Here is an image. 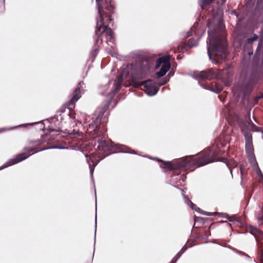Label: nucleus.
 Here are the masks:
<instances>
[{"label": "nucleus", "mask_w": 263, "mask_h": 263, "mask_svg": "<svg viewBox=\"0 0 263 263\" xmlns=\"http://www.w3.org/2000/svg\"><path fill=\"white\" fill-rule=\"evenodd\" d=\"M251 123H252V124H253V125H254V124H253L252 121H251Z\"/></svg>", "instance_id": "nucleus-34"}, {"label": "nucleus", "mask_w": 263, "mask_h": 263, "mask_svg": "<svg viewBox=\"0 0 263 263\" xmlns=\"http://www.w3.org/2000/svg\"><path fill=\"white\" fill-rule=\"evenodd\" d=\"M243 135L245 138L246 143L252 142V136L250 132H246L243 133Z\"/></svg>", "instance_id": "nucleus-18"}, {"label": "nucleus", "mask_w": 263, "mask_h": 263, "mask_svg": "<svg viewBox=\"0 0 263 263\" xmlns=\"http://www.w3.org/2000/svg\"><path fill=\"white\" fill-rule=\"evenodd\" d=\"M258 220L260 222V223L261 224H263V204L260 211V213L259 214L258 216Z\"/></svg>", "instance_id": "nucleus-20"}, {"label": "nucleus", "mask_w": 263, "mask_h": 263, "mask_svg": "<svg viewBox=\"0 0 263 263\" xmlns=\"http://www.w3.org/2000/svg\"><path fill=\"white\" fill-rule=\"evenodd\" d=\"M251 123H252V124H253V125H254V124H253L252 121H251Z\"/></svg>", "instance_id": "nucleus-36"}, {"label": "nucleus", "mask_w": 263, "mask_h": 263, "mask_svg": "<svg viewBox=\"0 0 263 263\" xmlns=\"http://www.w3.org/2000/svg\"><path fill=\"white\" fill-rule=\"evenodd\" d=\"M228 69L219 70L216 68H209L201 71L198 76L202 79L212 80L213 79H224V74L228 72Z\"/></svg>", "instance_id": "nucleus-7"}, {"label": "nucleus", "mask_w": 263, "mask_h": 263, "mask_svg": "<svg viewBox=\"0 0 263 263\" xmlns=\"http://www.w3.org/2000/svg\"><path fill=\"white\" fill-rule=\"evenodd\" d=\"M42 144L43 140L29 141L28 143V145L24 148L23 153L17 155L15 158L10 160L9 162H7V165L0 167V170H2L8 166L16 164L25 160L29 156L44 149V146H42Z\"/></svg>", "instance_id": "nucleus-5"}, {"label": "nucleus", "mask_w": 263, "mask_h": 263, "mask_svg": "<svg viewBox=\"0 0 263 263\" xmlns=\"http://www.w3.org/2000/svg\"><path fill=\"white\" fill-rule=\"evenodd\" d=\"M178 259H177L176 258L174 257L172 260H171L170 263H176L177 262Z\"/></svg>", "instance_id": "nucleus-28"}, {"label": "nucleus", "mask_w": 263, "mask_h": 263, "mask_svg": "<svg viewBox=\"0 0 263 263\" xmlns=\"http://www.w3.org/2000/svg\"><path fill=\"white\" fill-rule=\"evenodd\" d=\"M250 232L253 235H256L257 233H259V231L257 228L253 227H251L250 228Z\"/></svg>", "instance_id": "nucleus-21"}, {"label": "nucleus", "mask_w": 263, "mask_h": 263, "mask_svg": "<svg viewBox=\"0 0 263 263\" xmlns=\"http://www.w3.org/2000/svg\"><path fill=\"white\" fill-rule=\"evenodd\" d=\"M138 72L136 77L139 79H145L149 73L151 64L149 61L145 60L137 65Z\"/></svg>", "instance_id": "nucleus-9"}, {"label": "nucleus", "mask_w": 263, "mask_h": 263, "mask_svg": "<svg viewBox=\"0 0 263 263\" xmlns=\"http://www.w3.org/2000/svg\"><path fill=\"white\" fill-rule=\"evenodd\" d=\"M107 119L103 115H99L96 119L89 124L86 132L92 138L91 145L95 151H97L104 158L110 154L115 152L114 144L108 139L106 134L107 128L106 122Z\"/></svg>", "instance_id": "nucleus-4"}, {"label": "nucleus", "mask_w": 263, "mask_h": 263, "mask_svg": "<svg viewBox=\"0 0 263 263\" xmlns=\"http://www.w3.org/2000/svg\"><path fill=\"white\" fill-rule=\"evenodd\" d=\"M102 157V156L96 151L90 154L89 158L87 159L90 166H96L100 161L103 159Z\"/></svg>", "instance_id": "nucleus-11"}, {"label": "nucleus", "mask_w": 263, "mask_h": 263, "mask_svg": "<svg viewBox=\"0 0 263 263\" xmlns=\"http://www.w3.org/2000/svg\"><path fill=\"white\" fill-rule=\"evenodd\" d=\"M121 82H120V79H119V80H118V82L116 83V84H117V87H116V89L117 90H119V89H120V88H121V84H120V83H121Z\"/></svg>", "instance_id": "nucleus-23"}, {"label": "nucleus", "mask_w": 263, "mask_h": 263, "mask_svg": "<svg viewBox=\"0 0 263 263\" xmlns=\"http://www.w3.org/2000/svg\"><path fill=\"white\" fill-rule=\"evenodd\" d=\"M187 248V247L186 245H185L183 247V248L181 249L180 252H181V253L183 254L186 250Z\"/></svg>", "instance_id": "nucleus-24"}, {"label": "nucleus", "mask_w": 263, "mask_h": 263, "mask_svg": "<svg viewBox=\"0 0 263 263\" xmlns=\"http://www.w3.org/2000/svg\"><path fill=\"white\" fill-rule=\"evenodd\" d=\"M161 66L159 71L156 73L158 78L164 76L171 68V63L170 61V57L165 55L159 58L156 62V68H158Z\"/></svg>", "instance_id": "nucleus-8"}, {"label": "nucleus", "mask_w": 263, "mask_h": 263, "mask_svg": "<svg viewBox=\"0 0 263 263\" xmlns=\"http://www.w3.org/2000/svg\"><path fill=\"white\" fill-rule=\"evenodd\" d=\"M59 130L55 129H51L49 134L46 136V137L43 139V140H48V141H52V140H60L61 136L60 134L57 133Z\"/></svg>", "instance_id": "nucleus-13"}, {"label": "nucleus", "mask_w": 263, "mask_h": 263, "mask_svg": "<svg viewBox=\"0 0 263 263\" xmlns=\"http://www.w3.org/2000/svg\"><path fill=\"white\" fill-rule=\"evenodd\" d=\"M214 1L215 0H198V3L201 9L204 10Z\"/></svg>", "instance_id": "nucleus-15"}, {"label": "nucleus", "mask_w": 263, "mask_h": 263, "mask_svg": "<svg viewBox=\"0 0 263 263\" xmlns=\"http://www.w3.org/2000/svg\"><path fill=\"white\" fill-rule=\"evenodd\" d=\"M258 39H259V41L255 52V53H258L262 46V38H259V36L258 35L254 33L252 36L247 38V39L244 41L243 45V51L245 54H248L249 56L253 54V43Z\"/></svg>", "instance_id": "nucleus-6"}, {"label": "nucleus", "mask_w": 263, "mask_h": 263, "mask_svg": "<svg viewBox=\"0 0 263 263\" xmlns=\"http://www.w3.org/2000/svg\"><path fill=\"white\" fill-rule=\"evenodd\" d=\"M251 123H252V124H253V125H254V124H253L252 121H251Z\"/></svg>", "instance_id": "nucleus-37"}, {"label": "nucleus", "mask_w": 263, "mask_h": 263, "mask_svg": "<svg viewBox=\"0 0 263 263\" xmlns=\"http://www.w3.org/2000/svg\"><path fill=\"white\" fill-rule=\"evenodd\" d=\"M81 97V88L78 86L72 93V97L69 101V105L74 104Z\"/></svg>", "instance_id": "nucleus-14"}, {"label": "nucleus", "mask_w": 263, "mask_h": 263, "mask_svg": "<svg viewBox=\"0 0 263 263\" xmlns=\"http://www.w3.org/2000/svg\"><path fill=\"white\" fill-rule=\"evenodd\" d=\"M187 248V247L186 245H185L183 247V248L181 249L180 252H181V253L183 254L186 250Z\"/></svg>", "instance_id": "nucleus-25"}, {"label": "nucleus", "mask_w": 263, "mask_h": 263, "mask_svg": "<svg viewBox=\"0 0 263 263\" xmlns=\"http://www.w3.org/2000/svg\"><path fill=\"white\" fill-rule=\"evenodd\" d=\"M98 11V17L97 21L96 36L97 39L95 42L93 52L95 55L99 50L98 44L103 43L102 36L105 35L107 42H112L114 40V32L110 28L108 27L110 24L112 26L111 15L115 9L114 2L111 0H96Z\"/></svg>", "instance_id": "nucleus-3"}, {"label": "nucleus", "mask_w": 263, "mask_h": 263, "mask_svg": "<svg viewBox=\"0 0 263 263\" xmlns=\"http://www.w3.org/2000/svg\"><path fill=\"white\" fill-rule=\"evenodd\" d=\"M204 233H205L204 235L206 237H208L209 236L211 235V232H210V230L209 229H208L207 230H205Z\"/></svg>", "instance_id": "nucleus-26"}, {"label": "nucleus", "mask_w": 263, "mask_h": 263, "mask_svg": "<svg viewBox=\"0 0 263 263\" xmlns=\"http://www.w3.org/2000/svg\"><path fill=\"white\" fill-rule=\"evenodd\" d=\"M221 152L217 148H209L200 152L196 155H190L178 160L176 163L164 161L157 158L158 162L164 163V168L171 171L184 168L186 171H194L196 168L204 166L214 161H224L226 159L221 158Z\"/></svg>", "instance_id": "nucleus-2"}, {"label": "nucleus", "mask_w": 263, "mask_h": 263, "mask_svg": "<svg viewBox=\"0 0 263 263\" xmlns=\"http://www.w3.org/2000/svg\"><path fill=\"white\" fill-rule=\"evenodd\" d=\"M204 214L208 215V216H213V215H220L221 217H226L228 218L229 220L230 221H233L232 217H228V215L226 213L223 214H220L218 213H209V212H205Z\"/></svg>", "instance_id": "nucleus-19"}, {"label": "nucleus", "mask_w": 263, "mask_h": 263, "mask_svg": "<svg viewBox=\"0 0 263 263\" xmlns=\"http://www.w3.org/2000/svg\"><path fill=\"white\" fill-rule=\"evenodd\" d=\"M169 81V78L166 77L163 79V80L160 83V85H165Z\"/></svg>", "instance_id": "nucleus-22"}, {"label": "nucleus", "mask_w": 263, "mask_h": 263, "mask_svg": "<svg viewBox=\"0 0 263 263\" xmlns=\"http://www.w3.org/2000/svg\"><path fill=\"white\" fill-rule=\"evenodd\" d=\"M196 45V41L194 39H190L187 42L181 43L177 47V51L183 52L184 50H187Z\"/></svg>", "instance_id": "nucleus-12"}, {"label": "nucleus", "mask_w": 263, "mask_h": 263, "mask_svg": "<svg viewBox=\"0 0 263 263\" xmlns=\"http://www.w3.org/2000/svg\"><path fill=\"white\" fill-rule=\"evenodd\" d=\"M245 148L246 153L249 156H252L254 154V148L253 145V142L246 143L245 144Z\"/></svg>", "instance_id": "nucleus-16"}, {"label": "nucleus", "mask_w": 263, "mask_h": 263, "mask_svg": "<svg viewBox=\"0 0 263 263\" xmlns=\"http://www.w3.org/2000/svg\"><path fill=\"white\" fill-rule=\"evenodd\" d=\"M208 53L213 63L219 64L225 60L228 54L227 41L224 34V25L220 20L213 18L208 22Z\"/></svg>", "instance_id": "nucleus-1"}, {"label": "nucleus", "mask_w": 263, "mask_h": 263, "mask_svg": "<svg viewBox=\"0 0 263 263\" xmlns=\"http://www.w3.org/2000/svg\"><path fill=\"white\" fill-rule=\"evenodd\" d=\"M201 220L203 221V222L204 223V219L202 218Z\"/></svg>", "instance_id": "nucleus-38"}, {"label": "nucleus", "mask_w": 263, "mask_h": 263, "mask_svg": "<svg viewBox=\"0 0 263 263\" xmlns=\"http://www.w3.org/2000/svg\"><path fill=\"white\" fill-rule=\"evenodd\" d=\"M182 254L181 253V252L179 251L174 257L176 258L177 259H178L182 255Z\"/></svg>", "instance_id": "nucleus-27"}, {"label": "nucleus", "mask_w": 263, "mask_h": 263, "mask_svg": "<svg viewBox=\"0 0 263 263\" xmlns=\"http://www.w3.org/2000/svg\"><path fill=\"white\" fill-rule=\"evenodd\" d=\"M69 115H70V117L71 118H72V119H74L75 118V115H74V113L73 114V113H71V114H70Z\"/></svg>", "instance_id": "nucleus-29"}, {"label": "nucleus", "mask_w": 263, "mask_h": 263, "mask_svg": "<svg viewBox=\"0 0 263 263\" xmlns=\"http://www.w3.org/2000/svg\"><path fill=\"white\" fill-rule=\"evenodd\" d=\"M135 86L136 87L143 86L147 93L149 95H155L158 91L156 87L154 85V83L151 80L141 82H136Z\"/></svg>", "instance_id": "nucleus-10"}, {"label": "nucleus", "mask_w": 263, "mask_h": 263, "mask_svg": "<svg viewBox=\"0 0 263 263\" xmlns=\"http://www.w3.org/2000/svg\"><path fill=\"white\" fill-rule=\"evenodd\" d=\"M251 123H252V124H253V125H254V124H253L252 121H251Z\"/></svg>", "instance_id": "nucleus-35"}, {"label": "nucleus", "mask_w": 263, "mask_h": 263, "mask_svg": "<svg viewBox=\"0 0 263 263\" xmlns=\"http://www.w3.org/2000/svg\"><path fill=\"white\" fill-rule=\"evenodd\" d=\"M172 74V73L171 72H170L168 73V75H167V77H169V76H171Z\"/></svg>", "instance_id": "nucleus-32"}, {"label": "nucleus", "mask_w": 263, "mask_h": 263, "mask_svg": "<svg viewBox=\"0 0 263 263\" xmlns=\"http://www.w3.org/2000/svg\"><path fill=\"white\" fill-rule=\"evenodd\" d=\"M0 8H1V9H4V6L3 5H1L0 6Z\"/></svg>", "instance_id": "nucleus-33"}, {"label": "nucleus", "mask_w": 263, "mask_h": 263, "mask_svg": "<svg viewBox=\"0 0 263 263\" xmlns=\"http://www.w3.org/2000/svg\"><path fill=\"white\" fill-rule=\"evenodd\" d=\"M259 34L260 36H263V27L260 29Z\"/></svg>", "instance_id": "nucleus-30"}, {"label": "nucleus", "mask_w": 263, "mask_h": 263, "mask_svg": "<svg viewBox=\"0 0 263 263\" xmlns=\"http://www.w3.org/2000/svg\"><path fill=\"white\" fill-rule=\"evenodd\" d=\"M251 86V80L250 78L245 77L242 83V87L245 89H248Z\"/></svg>", "instance_id": "nucleus-17"}, {"label": "nucleus", "mask_w": 263, "mask_h": 263, "mask_svg": "<svg viewBox=\"0 0 263 263\" xmlns=\"http://www.w3.org/2000/svg\"><path fill=\"white\" fill-rule=\"evenodd\" d=\"M220 1L221 2V4H223L225 3L226 0H220Z\"/></svg>", "instance_id": "nucleus-31"}]
</instances>
